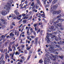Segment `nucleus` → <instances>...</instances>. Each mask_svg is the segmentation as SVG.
<instances>
[{
    "instance_id": "1",
    "label": "nucleus",
    "mask_w": 64,
    "mask_h": 64,
    "mask_svg": "<svg viewBox=\"0 0 64 64\" xmlns=\"http://www.w3.org/2000/svg\"><path fill=\"white\" fill-rule=\"evenodd\" d=\"M46 57H47V58H46L45 60H44V63L45 64H48V63H49V62H50V58H49V56H48V54H46Z\"/></svg>"
},
{
    "instance_id": "2",
    "label": "nucleus",
    "mask_w": 64,
    "mask_h": 64,
    "mask_svg": "<svg viewBox=\"0 0 64 64\" xmlns=\"http://www.w3.org/2000/svg\"><path fill=\"white\" fill-rule=\"evenodd\" d=\"M9 12V10H6L5 11L2 10L1 12V14L3 16H5L6 15L7 13H8V12Z\"/></svg>"
},
{
    "instance_id": "3",
    "label": "nucleus",
    "mask_w": 64,
    "mask_h": 64,
    "mask_svg": "<svg viewBox=\"0 0 64 64\" xmlns=\"http://www.w3.org/2000/svg\"><path fill=\"white\" fill-rule=\"evenodd\" d=\"M7 4L9 6H7L6 5L5 6H4V9H7V10H10V9H11V5H10V4L9 3H8Z\"/></svg>"
},
{
    "instance_id": "4",
    "label": "nucleus",
    "mask_w": 64,
    "mask_h": 64,
    "mask_svg": "<svg viewBox=\"0 0 64 64\" xmlns=\"http://www.w3.org/2000/svg\"><path fill=\"white\" fill-rule=\"evenodd\" d=\"M53 34L52 33H51L50 34H48V35L49 36H50L51 37V38H50V40H51V41H53V40H54V38H55V37H56V36L55 35L52 36V35Z\"/></svg>"
},
{
    "instance_id": "5",
    "label": "nucleus",
    "mask_w": 64,
    "mask_h": 64,
    "mask_svg": "<svg viewBox=\"0 0 64 64\" xmlns=\"http://www.w3.org/2000/svg\"><path fill=\"white\" fill-rule=\"evenodd\" d=\"M50 12L52 13V14H56V13H57L56 11H54V10H51L50 11Z\"/></svg>"
},
{
    "instance_id": "6",
    "label": "nucleus",
    "mask_w": 64,
    "mask_h": 64,
    "mask_svg": "<svg viewBox=\"0 0 64 64\" xmlns=\"http://www.w3.org/2000/svg\"><path fill=\"white\" fill-rule=\"evenodd\" d=\"M57 7H58V5H56L53 6V7H52L51 8L52 9H56Z\"/></svg>"
},
{
    "instance_id": "7",
    "label": "nucleus",
    "mask_w": 64,
    "mask_h": 64,
    "mask_svg": "<svg viewBox=\"0 0 64 64\" xmlns=\"http://www.w3.org/2000/svg\"><path fill=\"white\" fill-rule=\"evenodd\" d=\"M14 54H15V52H14V54H12L11 53L10 54V56H11V58L12 59H13V56H14Z\"/></svg>"
},
{
    "instance_id": "8",
    "label": "nucleus",
    "mask_w": 64,
    "mask_h": 64,
    "mask_svg": "<svg viewBox=\"0 0 64 64\" xmlns=\"http://www.w3.org/2000/svg\"><path fill=\"white\" fill-rule=\"evenodd\" d=\"M1 21L3 22L4 24L5 25H6V24H7V22H5V20H4L3 19H2L1 20Z\"/></svg>"
},
{
    "instance_id": "9",
    "label": "nucleus",
    "mask_w": 64,
    "mask_h": 64,
    "mask_svg": "<svg viewBox=\"0 0 64 64\" xmlns=\"http://www.w3.org/2000/svg\"><path fill=\"white\" fill-rule=\"evenodd\" d=\"M38 38H36L34 39V40H35V44L36 45H37V42L38 41Z\"/></svg>"
},
{
    "instance_id": "10",
    "label": "nucleus",
    "mask_w": 64,
    "mask_h": 64,
    "mask_svg": "<svg viewBox=\"0 0 64 64\" xmlns=\"http://www.w3.org/2000/svg\"><path fill=\"white\" fill-rule=\"evenodd\" d=\"M58 0H54L52 3V4H54L55 3H56L57 2Z\"/></svg>"
},
{
    "instance_id": "11",
    "label": "nucleus",
    "mask_w": 64,
    "mask_h": 64,
    "mask_svg": "<svg viewBox=\"0 0 64 64\" xmlns=\"http://www.w3.org/2000/svg\"><path fill=\"white\" fill-rule=\"evenodd\" d=\"M61 13V10H59L58 11H56V14L58 15Z\"/></svg>"
},
{
    "instance_id": "12",
    "label": "nucleus",
    "mask_w": 64,
    "mask_h": 64,
    "mask_svg": "<svg viewBox=\"0 0 64 64\" xmlns=\"http://www.w3.org/2000/svg\"><path fill=\"white\" fill-rule=\"evenodd\" d=\"M48 34H48H48H47L48 36H46V38H47L46 40H50V38H49V36H49V35H48Z\"/></svg>"
},
{
    "instance_id": "13",
    "label": "nucleus",
    "mask_w": 64,
    "mask_h": 64,
    "mask_svg": "<svg viewBox=\"0 0 64 64\" xmlns=\"http://www.w3.org/2000/svg\"><path fill=\"white\" fill-rule=\"evenodd\" d=\"M51 28L52 29V30H53V31H55V28H54V26H52L51 27Z\"/></svg>"
},
{
    "instance_id": "14",
    "label": "nucleus",
    "mask_w": 64,
    "mask_h": 64,
    "mask_svg": "<svg viewBox=\"0 0 64 64\" xmlns=\"http://www.w3.org/2000/svg\"><path fill=\"white\" fill-rule=\"evenodd\" d=\"M28 17L26 16L24 17H23L22 18V19H23V20H24V19H28Z\"/></svg>"
},
{
    "instance_id": "15",
    "label": "nucleus",
    "mask_w": 64,
    "mask_h": 64,
    "mask_svg": "<svg viewBox=\"0 0 64 64\" xmlns=\"http://www.w3.org/2000/svg\"><path fill=\"white\" fill-rule=\"evenodd\" d=\"M48 46L50 48H54V46H51L50 45H48Z\"/></svg>"
},
{
    "instance_id": "16",
    "label": "nucleus",
    "mask_w": 64,
    "mask_h": 64,
    "mask_svg": "<svg viewBox=\"0 0 64 64\" xmlns=\"http://www.w3.org/2000/svg\"><path fill=\"white\" fill-rule=\"evenodd\" d=\"M62 24V23L61 24H57V26H59V27H60V28H61L62 27V26H61V24Z\"/></svg>"
},
{
    "instance_id": "17",
    "label": "nucleus",
    "mask_w": 64,
    "mask_h": 64,
    "mask_svg": "<svg viewBox=\"0 0 64 64\" xmlns=\"http://www.w3.org/2000/svg\"><path fill=\"white\" fill-rule=\"evenodd\" d=\"M39 62L40 63V64H42L43 63V62L42 60H40L39 61Z\"/></svg>"
},
{
    "instance_id": "18",
    "label": "nucleus",
    "mask_w": 64,
    "mask_h": 64,
    "mask_svg": "<svg viewBox=\"0 0 64 64\" xmlns=\"http://www.w3.org/2000/svg\"><path fill=\"white\" fill-rule=\"evenodd\" d=\"M51 56H52L54 58H56V56H57L56 55H55L54 56H53V55L52 54H51Z\"/></svg>"
},
{
    "instance_id": "19",
    "label": "nucleus",
    "mask_w": 64,
    "mask_h": 64,
    "mask_svg": "<svg viewBox=\"0 0 64 64\" xmlns=\"http://www.w3.org/2000/svg\"><path fill=\"white\" fill-rule=\"evenodd\" d=\"M28 31L27 32V33L28 34V35H30V34L29 33V29H28L27 30Z\"/></svg>"
},
{
    "instance_id": "20",
    "label": "nucleus",
    "mask_w": 64,
    "mask_h": 64,
    "mask_svg": "<svg viewBox=\"0 0 64 64\" xmlns=\"http://www.w3.org/2000/svg\"><path fill=\"white\" fill-rule=\"evenodd\" d=\"M0 63H2V64H5V61L2 60H1L0 62Z\"/></svg>"
},
{
    "instance_id": "21",
    "label": "nucleus",
    "mask_w": 64,
    "mask_h": 64,
    "mask_svg": "<svg viewBox=\"0 0 64 64\" xmlns=\"http://www.w3.org/2000/svg\"><path fill=\"white\" fill-rule=\"evenodd\" d=\"M0 26H2V27L3 28H5V27H6V26H4V25L2 26V25L1 24V22H0Z\"/></svg>"
},
{
    "instance_id": "22",
    "label": "nucleus",
    "mask_w": 64,
    "mask_h": 64,
    "mask_svg": "<svg viewBox=\"0 0 64 64\" xmlns=\"http://www.w3.org/2000/svg\"><path fill=\"white\" fill-rule=\"evenodd\" d=\"M21 59H22V60H25L26 59V58L24 56H22L21 57Z\"/></svg>"
},
{
    "instance_id": "23",
    "label": "nucleus",
    "mask_w": 64,
    "mask_h": 64,
    "mask_svg": "<svg viewBox=\"0 0 64 64\" xmlns=\"http://www.w3.org/2000/svg\"><path fill=\"white\" fill-rule=\"evenodd\" d=\"M8 54H7V53H6V55H5V58L6 59H7V56H8Z\"/></svg>"
},
{
    "instance_id": "24",
    "label": "nucleus",
    "mask_w": 64,
    "mask_h": 64,
    "mask_svg": "<svg viewBox=\"0 0 64 64\" xmlns=\"http://www.w3.org/2000/svg\"><path fill=\"white\" fill-rule=\"evenodd\" d=\"M15 55H19V53L17 51L15 53Z\"/></svg>"
},
{
    "instance_id": "25",
    "label": "nucleus",
    "mask_w": 64,
    "mask_h": 64,
    "mask_svg": "<svg viewBox=\"0 0 64 64\" xmlns=\"http://www.w3.org/2000/svg\"><path fill=\"white\" fill-rule=\"evenodd\" d=\"M61 16V14H60L57 17V18H60Z\"/></svg>"
},
{
    "instance_id": "26",
    "label": "nucleus",
    "mask_w": 64,
    "mask_h": 64,
    "mask_svg": "<svg viewBox=\"0 0 64 64\" xmlns=\"http://www.w3.org/2000/svg\"><path fill=\"white\" fill-rule=\"evenodd\" d=\"M55 38H55L56 40V41H57L58 40V38L56 36V37H55Z\"/></svg>"
},
{
    "instance_id": "27",
    "label": "nucleus",
    "mask_w": 64,
    "mask_h": 64,
    "mask_svg": "<svg viewBox=\"0 0 64 64\" xmlns=\"http://www.w3.org/2000/svg\"><path fill=\"white\" fill-rule=\"evenodd\" d=\"M16 15H19L20 14H19V13L18 12H17L16 13Z\"/></svg>"
},
{
    "instance_id": "28",
    "label": "nucleus",
    "mask_w": 64,
    "mask_h": 64,
    "mask_svg": "<svg viewBox=\"0 0 64 64\" xmlns=\"http://www.w3.org/2000/svg\"><path fill=\"white\" fill-rule=\"evenodd\" d=\"M30 56H29L28 58L27 59V60H29V59L30 58Z\"/></svg>"
},
{
    "instance_id": "29",
    "label": "nucleus",
    "mask_w": 64,
    "mask_h": 64,
    "mask_svg": "<svg viewBox=\"0 0 64 64\" xmlns=\"http://www.w3.org/2000/svg\"><path fill=\"white\" fill-rule=\"evenodd\" d=\"M15 18H17V19L18 20H20L21 19V18H19V17H15Z\"/></svg>"
},
{
    "instance_id": "30",
    "label": "nucleus",
    "mask_w": 64,
    "mask_h": 64,
    "mask_svg": "<svg viewBox=\"0 0 64 64\" xmlns=\"http://www.w3.org/2000/svg\"><path fill=\"white\" fill-rule=\"evenodd\" d=\"M19 62L21 63H22L23 62V60L21 58V60H20Z\"/></svg>"
},
{
    "instance_id": "31",
    "label": "nucleus",
    "mask_w": 64,
    "mask_h": 64,
    "mask_svg": "<svg viewBox=\"0 0 64 64\" xmlns=\"http://www.w3.org/2000/svg\"><path fill=\"white\" fill-rule=\"evenodd\" d=\"M24 23H26V22H27V21L26 20H24L22 21Z\"/></svg>"
},
{
    "instance_id": "32",
    "label": "nucleus",
    "mask_w": 64,
    "mask_h": 64,
    "mask_svg": "<svg viewBox=\"0 0 64 64\" xmlns=\"http://www.w3.org/2000/svg\"><path fill=\"white\" fill-rule=\"evenodd\" d=\"M36 1L38 4H39L40 3V1L39 0H36Z\"/></svg>"
},
{
    "instance_id": "33",
    "label": "nucleus",
    "mask_w": 64,
    "mask_h": 64,
    "mask_svg": "<svg viewBox=\"0 0 64 64\" xmlns=\"http://www.w3.org/2000/svg\"><path fill=\"white\" fill-rule=\"evenodd\" d=\"M59 22V21H56L54 22V24H56L58 23Z\"/></svg>"
},
{
    "instance_id": "34",
    "label": "nucleus",
    "mask_w": 64,
    "mask_h": 64,
    "mask_svg": "<svg viewBox=\"0 0 64 64\" xmlns=\"http://www.w3.org/2000/svg\"><path fill=\"white\" fill-rule=\"evenodd\" d=\"M25 46H24V45H23V44H22L21 46V47H22V48H24V47Z\"/></svg>"
},
{
    "instance_id": "35",
    "label": "nucleus",
    "mask_w": 64,
    "mask_h": 64,
    "mask_svg": "<svg viewBox=\"0 0 64 64\" xmlns=\"http://www.w3.org/2000/svg\"><path fill=\"white\" fill-rule=\"evenodd\" d=\"M31 37L32 38V39H34L35 38V36H31Z\"/></svg>"
},
{
    "instance_id": "36",
    "label": "nucleus",
    "mask_w": 64,
    "mask_h": 64,
    "mask_svg": "<svg viewBox=\"0 0 64 64\" xmlns=\"http://www.w3.org/2000/svg\"><path fill=\"white\" fill-rule=\"evenodd\" d=\"M57 33H58V34H60V33H61V32H60V30H58L57 31Z\"/></svg>"
},
{
    "instance_id": "37",
    "label": "nucleus",
    "mask_w": 64,
    "mask_h": 64,
    "mask_svg": "<svg viewBox=\"0 0 64 64\" xmlns=\"http://www.w3.org/2000/svg\"><path fill=\"white\" fill-rule=\"evenodd\" d=\"M22 16H23L24 17H25V16H26V14H22Z\"/></svg>"
},
{
    "instance_id": "38",
    "label": "nucleus",
    "mask_w": 64,
    "mask_h": 64,
    "mask_svg": "<svg viewBox=\"0 0 64 64\" xmlns=\"http://www.w3.org/2000/svg\"><path fill=\"white\" fill-rule=\"evenodd\" d=\"M59 57L60 58H61V59H62L63 58V56H59Z\"/></svg>"
},
{
    "instance_id": "39",
    "label": "nucleus",
    "mask_w": 64,
    "mask_h": 64,
    "mask_svg": "<svg viewBox=\"0 0 64 64\" xmlns=\"http://www.w3.org/2000/svg\"><path fill=\"white\" fill-rule=\"evenodd\" d=\"M47 42L48 43H49L50 42V40H48Z\"/></svg>"
},
{
    "instance_id": "40",
    "label": "nucleus",
    "mask_w": 64,
    "mask_h": 64,
    "mask_svg": "<svg viewBox=\"0 0 64 64\" xmlns=\"http://www.w3.org/2000/svg\"><path fill=\"white\" fill-rule=\"evenodd\" d=\"M34 3L33 2H32V4L31 5V6H34Z\"/></svg>"
},
{
    "instance_id": "41",
    "label": "nucleus",
    "mask_w": 64,
    "mask_h": 64,
    "mask_svg": "<svg viewBox=\"0 0 64 64\" xmlns=\"http://www.w3.org/2000/svg\"><path fill=\"white\" fill-rule=\"evenodd\" d=\"M53 23V20H52V22L50 21V23L51 25H52V23Z\"/></svg>"
},
{
    "instance_id": "42",
    "label": "nucleus",
    "mask_w": 64,
    "mask_h": 64,
    "mask_svg": "<svg viewBox=\"0 0 64 64\" xmlns=\"http://www.w3.org/2000/svg\"><path fill=\"white\" fill-rule=\"evenodd\" d=\"M32 16H31L30 17V18L29 19V20H30L31 19H32Z\"/></svg>"
},
{
    "instance_id": "43",
    "label": "nucleus",
    "mask_w": 64,
    "mask_h": 64,
    "mask_svg": "<svg viewBox=\"0 0 64 64\" xmlns=\"http://www.w3.org/2000/svg\"><path fill=\"white\" fill-rule=\"evenodd\" d=\"M56 46L58 48H60V46L59 45H56Z\"/></svg>"
},
{
    "instance_id": "44",
    "label": "nucleus",
    "mask_w": 64,
    "mask_h": 64,
    "mask_svg": "<svg viewBox=\"0 0 64 64\" xmlns=\"http://www.w3.org/2000/svg\"><path fill=\"white\" fill-rule=\"evenodd\" d=\"M60 21L61 22H63L64 21V20L63 19H60Z\"/></svg>"
},
{
    "instance_id": "45",
    "label": "nucleus",
    "mask_w": 64,
    "mask_h": 64,
    "mask_svg": "<svg viewBox=\"0 0 64 64\" xmlns=\"http://www.w3.org/2000/svg\"><path fill=\"white\" fill-rule=\"evenodd\" d=\"M12 34H13L12 32L10 34V36H12Z\"/></svg>"
},
{
    "instance_id": "46",
    "label": "nucleus",
    "mask_w": 64,
    "mask_h": 64,
    "mask_svg": "<svg viewBox=\"0 0 64 64\" xmlns=\"http://www.w3.org/2000/svg\"><path fill=\"white\" fill-rule=\"evenodd\" d=\"M24 34V32H22V33L20 34V36H21L22 34Z\"/></svg>"
},
{
    "instance_id": "47",
    "label": "nucleus",
    "mask_w": 64,
    "mask_h": 64,
    "mask_svg": "<svg viewBox=\"0 0 64 64\" xmlns=\"http://www.w3.org/2000/svg\"><path fill=\"white\" fill-rule=\"evenodd\" d=\"M14 23H15V22H13L12 23V25H14V26H15V24H14Z\"/></svg>"
},
{
    "instance_id": "48",
    "label": "nucleus",
    "mask_w": 64,
    "mask_h": 64,
    "mask_svg": "<svg viewBox=\"0 0 64 64\" xmlns=\"http://www.w3.org/2000/svg\"><path fill=\"white\" fill-rule=\"evenodd\" d=\"M37 24H34V27H36L37 26Z\"/></svg>"
},
{
    "instance_id": "49",
    "label": "nucleus",
    "mask_w": 64,
    "mask_h": 64,
    "mask_svg": "<svg viewBox=\"0 0 64 64\" xmlns=\"http://www.w3.org/2000/svg\"><path fill=\"white\" fill-rule=\"evenodd\" d=\"M24 52L26 54H27V50H26L24 51Z\"/></svg>"
},
{
    "instance_id": "50",
    "label": "nucleus",
    "mask_w": 64,
    "mask_h": 64,
    "mask_svg": "<svg viewBox=\"0 0 64 64\" xmlns=\"http://www.w3.org/2000/svg\"><path fill=\"white\" fill-rule=\"evenodd\" d=\"M23 19H22L20 20L19 22H18V23H20V22H22V20Z\"/></svg>"
},
{
    "instance_id": "51",
    "label": "nucleus",
    "mask_w": 64,
    "mask_h": 64,
    "mask_svg": "<svg viewBox=\"0 0 64 64\" xmlns=\"http://www.w3.org/2000/svg\"><path fill=\"white\" fill-rule=\"evenodd\" d=\"M27 37L28 39H29L30 38V36H27Z\"/></svg>"
},
{
    "instance_id": "52",
    "label": "nucleus",
    "mask_w": 64,
    "mask_h": 64,
    "mask_svg": "<svg viewBox=\"0 0 64 64\" xmlns=\"http://www.w3.org/2000/svg\"><path fill=\"white\" fill-rule=\"evenodd\" d=\"M8 50H10V51H12V49L10 48H8Z\"/></svg>"
},
{
    "instance_id": "53",
    "label": "nucleus",
    "mask_w": 64,
    "mask_h": 64,
    "mask_svg": "<svg viewBox=\"0 0 64 64\" xmlns=\"http://www.w3.org/2000/svg\"><path fill=\"white\" fill-rule=\"evenodd\" d=\"M39 7V6H36V9H38Z\"/></svg>"
},
{
    "instance_id": "54",
    "label": "nucleus",
    "mask_w": 64,
    "mask_h": 64,
    "mask_svg": "<svg viewBox=\"0 0 64 64\" xmlns=\"http://www.w3.org/2000/svg\"><path fill=\"white\" fill-rule=\"evenodd\" d=\"M19 32L18 31L17 32V36H19Z\"/></svg>"
},
{
    "instance_id": "55",
    "label": "nucleus",
    "mask_w": 64,
    "mask_h": 64,
    "mask_svg": "<svg viewBox=\"0 0 64 64\" xmlns=\"http://www.w3.org/2000/svg\"><path fill=\"white\" fill-rule=\"evenodd\" d=\"M34 35H36V32H35V31L34 32Z\"/></svg>"
},
{
    "instance_id": "56",
    "label": "nucleus",
    "mask_w": 64,
    "mask_h": 64,
    "mask_svg": "<svg viewBox=\"0 0 64 64\" xmlns=\"http://www.w3.org/2000/svg\"><path fill=\"white\" fill-rule=\"evenodd\" d=\"M64 29L63 28H60V30H63Z\"/></svg>"
},
{
    "instance_id": "57",
    "label": "nucleus",
    "mask_w": 64,
    "mask_h": 64,
    "mask_svg": "<svg viewBox=\"0 0 64 64\" xmlns=\"http://www.w3.org/2000/svg\"><path fill=\"white\" fill-rule=\"evenodd\" d=\"M36 10V9H34L32 10V11L33 12H34V11H35Z\"/></svg>"
},
{
    "instance_id": "58",
    "label": "nucleus",
    "mask_w": 64,
    "mask_h": 64,
    "mask_svg": "<svg viewBox=\"0 0 64 64\" xmlns=\"http://www.w3.org/2000/svg\"><path fill=\"white\" fill-rule=\"evenodd\" d=\"M8 62H10V59H9V58H8Z\"/></svg>"
},
{
    "instance_id": "59",
    "label": "nucleus",
    "mask_w": 64,
    "mask_h": 64,
    "mask_svg": "<svg viewBox=\"0 0 64 64\" xmlns=\"http://www.w3.org/2000/svg\"><path fill=\"white\" fill-rule=\"evenodd\" d=\"M58 40H61V38H60V37H58Z\"/></svg>"
},
{
    "instance_id": "60",
    "label": "nucleus",
    "mask_w": 64,
    "mask_h": 64,
    "mask_svg": "<svg viewBox=\"0 0 64 64\" xmlns=\"http://www.w3.org/2000/svg\"><path fill=\"white\" fill-rule=\"evenodd\" d=\"M13 28V26H10V29H12Z\"/></svg>"
},
{
    "instance_id": "61",
    "label": "nucleus",
    "mask_w": 64,
    "mask_h": 64,
    "mask_svg": "<svg viewBox=\"0 0 64 64\" xmlns=\"http://www.w3.org/2000/svg\"><path fill=\"white\" fill-rule=\"evenodd\" d=\"M52 0H49V2L50 3H51V2H52Z\"/></svg>"
},
{
    "instance_id": "62",
    "label": "nucleus",
    "mask_w": 64,
    "mask_h": 64,
    "mask_svg": "<svg viewBox=\"0 0 64 64\" xmlns=\"http://www.w3.org/2000/svg\"><path fill=\"white\" fill-rule=\"evenodd\" d=\"M44 5H46V1H44Z\"/></svg>"
},
{
    "instance_id": "63",
    "label": "nucleus",
    "mask_w": 64,
    "mask_h": 64,
    "mask_svg": "<svg viewBox=\"0 0 64 64\" xmlns=\"http://www.w3.org/2000/svg\"><path fill=\"white\" fill-rule=\"evenodd\" d=\"M27 6V4L25 6H24V8H26V7Z\"/></svg>"
},
{
    "instance_id": "64",
    "label": "nucleus",
    "mask_w": 64,
    "mask_h": 64,
    "mask_svg": "<svg viewBox=\"0 0 64 64\" xmlns=\"http://www.w3.org/2000/svg\"><path fill=\"white\" fill-rule=\"evenodd\" d=\"M12 48H15V47L14 46H12Z\"/></svg>"
}]
</instances>
